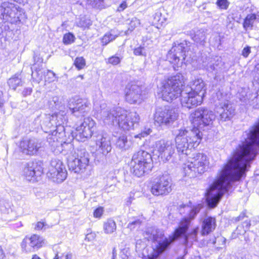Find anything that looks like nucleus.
Here are the masks:
<instances>
[{
    "label": "nucleus",
    "mask_w": 259,
    "mask_h": 259,
    "mask_svg": "<svg viewBox=\"0 0 259 259\" xmlns=\"http://www.w3.org/2000/svg\"><path fill=\"white\" fill-rule=\"evenodd\" d=\"M172 182L167 174L159 175L151 182V192L155 196H164L172 191Z\"/></svg>",
    "instance_id": "nucleus-12"
},
{
    "label": "nucleus",
    "mask_w": 259,
    "mask_h": 259,
    "mask_svg": "<svg viewBox=\"0 0 259 259\" xmlns=\"http://www.w3.org/2000/svg\"><path fill=\"white\" fill-rule=\"evenodd\" d=\"M222 65V62L220 58H218L217 60H213L209 62L206 66V69L210 72L213 71H218L221 69Z\"/></svg>",
    "instance_id": "nucleus-36"
},
{
    "label": "nucleus",
    "mask_w": 259,
    "mask_h": 259,
    "mask_svg": "<svg viewBox=\"0 0 259 259\" xmlns=\"http://www.w3.org/2000/svg\"><path fill=\"white\" fill-rule=\"evenodd\" d=\"M97 147L103 155H106L112 149L110 138L103 135H99L95 140Z\"/></svg>",
    "instance_id": "nucleus-22"
},
{
    "label": "nucleus",
    "mask_w": 259,
    "mask_h": 259,
    "mask_svg": "<svg viewBox=\"0 0 259 259\" xmlns=\"http://www.w3.org/2000/svg\"><path fill=\"white\" fill-rule=\"evenodd\" d=\"M130 250L128 248H125L121 250L120 252V256L122 259H128V255H130Z\"/></svg>",
    "instance_id": "nucleus-54"
},
{
    "label": "nucleus",
    "mask_w": 259,
    "mask_h": 259,
    "mask_svg": "<svg viewBox=\"0 0 259 259\" xmlns=\"http://www.w3.org/2000/svg\"><path fill=\"white\" fill-rule=\"evenodd\" d=\"M151 154L144 150H140L133 156L131 162V171L138 177L147 174L152 168Z\"/></svg>",
    "instance_id": "nucleus-7"
},
{
    "label": "nucleus",
    "mask_w": 259,
    "mask_h": 259,
    "mask_svg": "<svg viewBox=\"0 0 259 259\" xmlns=\"http://www.w3.org/2000/svg\"><path fill=\"white\" fill-rule=\"evenodd\" d=\"M32 241L30 236H26L21 243V246L23 252L25 253H31L35 252L32 246Z\"/></svg>",
    "instance_id": "nucleus-31"
},
{
    "label": "nucleus",
    "mask_w": 259,
    "mask_h": 259,
    "mask_svg": "<svg viewBox=\"0 0 259 259\" xmlns=\"http://www.w3.org/2000/svg\"><path fill=\"white\" fill-rule=\"evenodd\" d=\"M116 230L115 222L112 219H109L104 223L103 230L105 234H111Z\"/></svg>",
    "instance_id": "nucleus-32"
},
{
    "label": "nucleus",
    "mask_w": 259,
    "mask_h": 259,
    "mask_svg": "<svg viewBox=\"0 0 259 259\" xmlns=\"http://www.w3.org/2000/svg\"><path fill=\"white\" fill-rule=\"evenodd\" d=\"M239 97L240 101L246 104H251V102L254 99H256V103L253 105V107L255 109H259V99L257 98L256 93H251L249 91L247 92H242L240 93Z\"/></svg>",
    "instance_id": "nucleus-26"
},
{
    "label": "nucleus",
    "mask_w": 259,
    "mask_h": 259,
    "mask_svg": "<svg viewBox=\"0 0 259 259\" xmlns=\"http://www.w3.org/2000/svg\"><path fill=\"white\" fill-rule=\"evenodd\" d=\"M183 83L184 76L180 73H178L162 81L159 88L162 99L170 102L181 95V103L182 106L190 109L200 105L203 100L202 95L185 88L182 91Z\"/></svg>",
    "instance_id": "nucleus-2"
},
{
    "label": "nucleus",
    "mask_w": 259,
    "mask_h": 259,
    "mask_svg": "<svg viewBox=\"0 0 259 259\" xmlns=\"http://www.w3.org/2000/svg\"><path fill=\"white\" fill-rule=\"evenodd\" d=\"M198 231L199 228L197 227L183 236L182 238H184L185 244L188 245L189 243L192 244L193 242L197 241Z\"/></svg>",
    "instance_id": "nucleus-29"
},
{
    "label": "nucleus",
    "mask_w": 259,
    "mask_h": 259,
    "mask_svg": "<svg viewBox=\"0 0 259 259\" xmlns=\"http://www.w3.org/2000/svg\"><path fill=\"white\" fill-rule=\"evenodd\" d=\"M187 209H188V211H189V215L187 218H188L190 220V222L192 220H193L196 215L199 212L201 206L200 205H198L196 206L193 207L192 208L190 209V207L187 206H185Z\"/></svg>",
    "instance_id": "nucleus-40"
},
{
    "label": "nucleus",
    "mask_w": 259,
    "mask_h": 259,
    "mask_svg": "<svg viewBox=\"0 0 259 259\" xmlns=\"http://www.w3.org/2000/svg\"><path fill=\"white\" fill-rule=\"evenodd\" d=\"M67 117L60 112L55 113L52 115H45L41 123L42 130L49 133L47 141L51 147L52 151L56 154L63 152L66 149L70 151L73 149V144L70 142L63 141L62 138L65 136L64 124L66 123Z\"/></svg>",
    "instance_id": "nucleus-3"
},
{
    "label": "nucleus",
    "mask_w": 259,
    "mask_h": 259,
    "mask_svg": "<svg viewBox=\"0 0 259 259\" xmlns=\"http://www.w3.org/2000/svg\"><path fill=\"white\" fill-rule=\"evenodd\" d=\"M245 217V213L244 212H242L238 217L235 218V221L236 222L241 221L243 220Z\"/></svg>",
    "instance_id": "nucleus-63"
},
{
    "label": "nucleus",
    "mask_w": 259,
    "mask_h": 259,
    "mask_svg": "<svg viewBox=\"0 0 259 259\" xmlns=\"http://www.w3.org/2000/svg\"><path fill=\"white\" fill-rule=\"evenodd\" d=\"M5 257V253L1 246H0V259H4Z\"/></svg>",
    "instance_id": "nucleus-64"
},
{
    "label": "nucleus",
    "mask_w": 259,
    "mask_h": 259,
    "mask_svg": "<svg viewBox=\"0 0 259 259\" xmlns=\"http://www.w3.org/2000/svg\"><path fill=\"white\" fill-rule=\"evenodd\" d=\"M175 147L180 160L186 158L192 149L197 147L200 144L202 134L197 128L191 130L180 129L176 133Z\"/></svg>",
    "instance_id": "nucleus-5"
},
{
    "label": "nucleus",
    "mask_w": 259,
    "mask_h": 259,
    "mask_svg": "<svg viewBox=\"0 0 259 259\" xmlns=\"http://www.w3.org/2000/svg\"><path fill=\"white\" fill-rule=\"evenodd\" d=\"M256 15L255 14H248L244 19L243 23V27L244 30H247L248 29H251L253 24L256 19Z\"/></svg>",
    "instance_id": "nucleus-34"
},
{
    "label": "nucleus",
    "mask_w": 259,
    "mask_h": 259,
    "mask_svg": "<svg viewBox=\"0 0 259 259\" xmlns=\"http://www.w3.org/2000/svg\"><path fill=\"white\" fill-rule=\"evenodd\" d=\"M185 89L202 95V98L204 97L206 91L205 83L201 78H195L189 82Z\"/></svg>",
    "instance_id": "nucleus-23"
},
{
    "label": "nucleus",
    "mask_w": 259,
    "mask_h": 259,
    "mask_svg": "<svg viewBox=\"0 0 259 259\" xmlns=\"http://www.w3.org/2000/svg\"><path fill=\"white\" fill-rule=\"evenodd\" d=\"M32 91V89L31 88H26L24 89L22 92V94L23 97H26L30 95Z\"/></svg>",
    "instance_id": "nucleus-57"
},
{
    "label": "nucleus",
    "mask_w": 259,
    "mask_h": 259,
    "mask_svg": "<svg viewBox=\"0 0 259 259\" xmlns=\"http://www.w3.org/2000/svg\"><path fill=\"white\" fill-rule=\"evenodd\" d=\"M151 132L152 130L150 128H148L147 130L142 132L139 134L135 135L134 137L135 138L141 139L142 138H144L145 136H147L148 135H150Z\"/></svg>",
    "instance_id": "nucleus-53"
},
{
    "label": "nucleus",
    "mask_w": 259,
    "mask_h": 259,
    "mask_svg": "<svg viewBox=\"0 0 259 259\" xmlns=\"http://www.w3.org/2000/svg\"><path fill=\"white\" fill-rule=\"evenodd\" d=\"M95 125V122L93 119L90 117L84 118L83 122L76 128L75 139L83 142L90 138L94 131Z\"/></svg>",
    "instance_id": "nucleus-17"
},
{
    "label": "nucleus",
    "mask_w": 259,
    "mask_h": 259,
    "mask_svg": "<svg viewBox=\"0 0 259 259\" xmlns=\"http://www.w3.org/2000/svg\"><path fill=\"white\" fill-rule=\"evenodd\" d=\"M190 220L187 218H183L179 223V226L173 234L168 238L164 237V231L156 227L146 228L143 232V236L148 241H152L155 245L150 249L148 248L143 252L145 259H156L164 251L168 249L172 243L183 236L187 234L190 226Z\"/></svg>",
    "instance_id": "nucleus-1"
},
{
    "label": "nucleus",
    "mask_w": 259,
    "mask_h": 259,
    "mask_svg": "<svg viewBox=\"0 0 259 259\" xmlns=\"http://www.w3.org/2000/svg\"><path fill=\"white\" fill-rule=\"evenodd\" d=\"M103 209L101 207L96 208L94 212V216L95 218H99L103 214Z\"/></svg>",
    "instance_id": "nucleus-55"
},
{
    "label": "nucleus",
    "mask_w": 259,
    "mask_h": 259,
    "mask_svg": "<svg viewBox=\"0 0 259 259\" xmlns=\"http://www.w3.org/2000/svg\"><path fill=\"white\" fill-rule=\"evenodd\" d=\"M217 6L221 10H227L230 3L228 0H217L216 2Z\"/></svg>",
    "instance_id": "nucleus-50"
},
{
    "label": "nucleus",
    "mask_w": 259,
    "mask_h": 259,
    "mask_svg": "<svg viewBox=\"0 0 259 259\" xmlns=\"http://www.w3.org/2000/svg\"><path fill=\"white\" fill-rule=\"evenodd\" d=\"M42 168L36 161H29L26 164L23 169V174L29 181H36L37 177L42 174Z\"/></svg>",
    "instance_id": "nucleus-20"
},
{
    "label": "nucleus",
    "mask_w": 259,
    "mask_h": 259,
    "mask_svg": "<svg viewBox=\"0 0 259 259\" xmlns=\"http://www.w3.org/2000/svg\"><path fill=\"white\" fill-rule=\"evenodd\" d=\"M256 74L254 77V80L259 84V64H257L255 67Z\"/></svg>",
    "instance_id": "nucleus-59"
},
{
    "label": "nucleus",
    "mask_w": 259,
    "mask_h": 259,
    "mask_svg": "<svg viewBox=\"0 0 259 259\" xmlns=\"http://www.w3.org/2000/svg\"><path fill=\"white\" fill-rule=\"evenodd\" d=\"M90 103L85 99L74 98L68 102V108L71 114L77 118H82L90 110Z\"/></svg>",
    "instance_id": "nucleus-15"
},
{
    "label": "nucleus",
    "mask_w": 259,
    "mask_h": 259,
    "mask_svg": "<svg viewBox=\"0 0 259 259\" xmlns=\"http://www.w3.org/2000/svg\"><path fill=\"white\" fill-rule=\"evenodd\" d=\"M250 52V47L247 46L243 49L241 54L244 57L246 58L248 56Z\"/></svg>",
    "instance_id": "nucleus-56"
},
{
    "label": "nucleus",
    "mask_w": 259,
    "mask_h": 259,
    "mask_svg": "<svg viewBox=\"0 0 259 259\" xmlns=\"http://www.w3.org/2000/svg\"><path fill=\"white\" fill-rule=\"evenodd\" d=\"M86 2L92 8L102 9L103 6V0H86Z\"/></svg>",
    "instance_id": "nucleus-42"
},
{
    "label": "nucleus",
    "mask_w": 259,
    "mask_h": 259,
    "mask_svg": "<svg viewBox=\"0 0 259 259\" xmlns=\"http://www.w3.org/2000/svg\"><path fill=\"white\" fill-rule=\"evenodd\" d=\"M246 232V229L244 228V226L239 225L233 233L232 236L235 238L238 237L239 235H244Z\"/></svg>",
    "instance_id": "nucleus-49"
},
{
    "label": "nucleus",
    "mask_w": 259,
    "mask_h": 259,
    "mask_svg": "<svg viewBox=\"0 0 259 259\" xmlns=\"http://www.w3.org/2000/svg\"><path fill=\"white\" fill-rule=\"evenodd\" d=\"M0 212L4 215V219L5 221H9L10 220L6 217L5 215L9 214L10 212H12V210L10 207L9 204L4 199L0 200Z\"/></svg>",
    "instance_id": "nucleus-35"
},
{
    "label": "nucleus",
    "mask_w": 259,
    "mask_h": 259,
    "mask_svg": "<svg viewBox=\"0 0 259 259\" xmlns=\"http://www.w3.org/2000/svg\"><path fill=\"white\" fill-rule=\"evenodd\" d=\"M117 37V35L113 34L111 32L106 33L102 38V44L103 46H106L110 42L114 40Z\"/></svg>",
    "instance_id": "nucleus-41"
},
{
    "label": "nucleus",
    "mask_w": 259,
    "mask_h": 259,
    "mask_svg": "<svg viewBox=\"0 0 259 259\" xmlns=\"http://www.w3.org/2000/svg\"><path fill=\"white\" fill-rule=\"evenodd\" d=\"M132 141L127 139L125 134L120 135L115 141L116 147L122 151L129 149L132 146Z\"/></svg>",
    "instance_id": "nucleus-27"
},
{
    "label": "nucleus",
    "mask_w": 259,
    "mask_h": 259,
    "mask_svg": "<svg viewBox=\"0 0 259 259\" xmlns=\"http://www.w3.org/2000/svg\"><path fill=\"white\" fill-rule=\"evenodd\" d=\"M175 148V145L171 141L160 140L154 145V151L158 153L159 157L166 161L177 155Z\"/></svg>",
    "instance_id": "nucleus-14"
},
{
    "label": "nucleus",
    "mask_w": 259,
    "mask_h": 259,
    "mask_svg": "<svg viewBox=\"0 0 259 259\" xmlns=\"http://www.w3.org/2000/svg\"><path fill=\"white\" fill-rule=\"evenodd\" d=\"M30 237L35 251L42 247L45 243V239L39 235L33 234Z\"/></svg>",
    "instance_id": "nucleus-33"
},
{
    "label": "nucleus",
    "mask_w": 259,
    "mask_h": 259,
    "mask_svg": "<svg viewBox=\"0 0 259 259\" xmlns=\"http://www.w3.org/2000/svg\"><path fill=\"white\" fill-rule=\"evenodd\" d=\"M24 10L18 6L8 2L0 6V18L5 22L16 24L24 18Z\"/></svg>",
    "instance_id": "nucleus-9"
},
{
    "label": "nucleus",
    "mask_w": 259,
    "mask_h": 259,
    "mask_svg": "<svg viewBox=\"0 0 259 259\" xmlns=\"http://www.w3.org/2000/svg\"><path fill=\"white\" fill-rule=\"evenodd\" d=\"M56 74L52 71L48 70L47 73L45 74V79L46 81L51 82L56 79Z\"/></svg>",
    "instance_id": "nucleus-46"
},
{
    "label": "nucleus",
    "mask_w": 259,
    "mask_h": 259,
    "mask_svg": "<svg viewBox=\"0 0 259 259\" xmlns=\"http://www.w3.org/2000/svg\"><path fill=\"white\" fill-rule=\"evenodd\" d=\"M147 54V50L144 47L139 46L134 50V54L136 56L146 57Z\"/></svg>",
    "instance_id": "nucleus-44"
},
{
    "label": "nucleus",
    "mask_w": 259,
    "mask_h": 259,
    "mask_svg": "<svg viewBox=\"0 0 259 259\" xmlns=\"http://www.w3.org/2000/svg\"><path fill=\"white\" fill-rule=\"evenodd\" d=\"M45 226H46V224L44 222H38L35 225L34 229L36 230H41L44 227H45Z\"/></svg>",
    "instance_id": "nucleus-58"
},
{
    "label": "nucleus",
    "mask_w": 259,
    "mask_h": 259,
    "mask_svg": "<svg viewBox=\"0 0 259 259\" xmlns=\"http://www.w3.org/2000/svg\"><path fill=\"white\" fill-rule=\"evenodd\" d=\"M106 106L105 104L101 105L100 112L101 118L105 124L117 125L125 131L133 130L138 124L140 116L137 112L127 113L119 107L109 109L105 108Z\"/></svg>",
    "instance_id": "nucleus-4"
},
{
    "label": "nucleus",
    "mask_w": 259,
    "mask_h": 259,
    "mask_svg": "<svg viewBox=\"0 0 259 259\" xmlns=\"http://www.w3.org/2000/svg\"><path fill=\"white\" fill-rule=\"evenodd\" d=\"M194 41L200 45H204L206 42L205 33L203 30H198L193 36Z\"/></svg>",
    "instance_id": "nucleus-37"
},
{
    "label": "nucleus",
    "mask_w": 259,
    "mask_h": 259,
    "mask_svg": "<svg viewBox=\"0 0 259 259\" xmlns=\"http://www.w3.org/2000/svg\"><path fill=\"white\" fill-rule=\"evenodd\" d=\"M49 107L52 109L59 110L61 113L65 115L64 112L62 111L64 108V103L62 102V99L59 97L54 96L52 100L49 101Z\"/></svg>",
    "instance_id": "nucleus-30"
},
{
    "label": "nucleus",
    "mask_w": 259,
    "mask_h": 259,
    "mask_svg": "<svg viewBox=\"0 0 259 259\" xmlns=\"http://www.w3.org/2000/svg\"><path fill=\"white\" fill-rule=\"evenodd\" d=\"M164 18L162 17V14L159 11L155 12L153 15V23L162 24L163 23Z\"/></svg>",
    "instance_id": "nucleus-52"
},
{
    "label": "nucleus",
    "mask_w": 259,
    "mask_h": 259,
    "mask_svg": "<svg viewBox=\"0 0 259 259\" xmlns=\"http://www.w3.org/2000/svg\"><path fill=\"white\" fill-rule=\"evenodd\" d=\"M116 179L113 177H108V184L106 186L105 190L108 192L117 191L115 183Z\"/></svg>",
    "instance_id": "nucleus-39"
},
{
    "label": "nucleus",
    "mask_w": 259,
    "mask_h": 259,
    "mask_svg": "<svg viewBox=\"0 0 259 259\" xmlns=\"http://www.w3.org/2000/svg\"><path fill=\"white\" fill-rule=\"evenodd\" d=\"M125 100L130 104H140L142 101V90L137 84H128L125 89Z\"/></svg>",
    "instance_id": "nucleus-21"
},
{
    "label": "nucleus",
    "mask_w": 259,
    "mask_h": 259,
    "mask_svg": "<svg viewBox=\"0 0 259 259\" xmlns=\"http://www.w3.org/2000/svg\"><path fill=\"white\" fill-rule=\"evenodd\" d=\"M179 114L175 108L165 106L157 107L154 113L155 122L161 127H169L177 119Z\"/></svg>",
    "instance_id": "nucleus-11"
},
{
    "label": "nucleus",
    "mask_w": 259,
    "mask_h": 259,
    "mask_svg": "<svg viewBox=\"0 0 259 259\" xmlns=\"http://www.w3.org/2000/svg\"><path fill=\"white\" fill-rule=\"evenodd\" d=\"M215 111L219 117L217 119L219 121H226L230 120L235 114V109L229 101L225 100H219L215 104Z\"/></svg>",
    "instance_id": "nucleus-18"
},
{
    "label": "nucleus",
    "mask_w": 259,
    "mask_h": 259,
    "mask_svg": "<svg viewBox=\"0 0 259 259\" xmlns=\"http://www.w3.org/2000/svg\"><path fill=\"white\" fill-rule=\"evenodd\" d=\"M191 116L194 126L193 128H197L200 132V130H204L205 127L211 125L217 115L206 108L200 107L191 113Z\"/></svg>",
    "instance_id": "nucleus-10"
},
{
    "label": "nucleus",
    "mask_w": 259,
    "mask_h": 259,
    "mask_svg": "<svg viewBox=\"0 0 259 259\" xmlns=\"http://www.w3.org/2000/svg\"><path fill=\"white\" fill-rule=\"evenodd\" d=\"M217 226L216 220L212 217H207L203 220L201 225V234L207 235L212 232Z\"/></svg>",
    "instance_id": "nucleus-24"
},
{
    "label": "nucleus",
    "mask_w": 259,
    "mask_h": 259,
    "mask_svg": "<svg viewBox=\"0 0 259 259\" xmlns=\"http://www.w3.org/2000/svg\"><path fill=\"white\" fill-rule=\"evenodd\" d=\"M74 64L78 70H80L85 65V61L82 57H77L74 61Z\"/></svg>",
    "instance_id": "nucleus-45"
},
{
    "label": "nucleus",
    "mask_w": 259,
    "mask_h": 259,
    "mask_svg": "<svg viewBox=\"0 0 259 259\" xmlns=\"http://www.w3.org/2000/svg\"><path fill=\"white\" fill-rule=\"evenodd\" d=\"M8 84L11 89L16 90L18 87L23 85L24 81L22 80L21 74L17 73L9 79Z\"/></svg>",
    "instance_id": "nucleus-28"
},
{
    "label": "nucleus",
    "mask_w": 259,
    "mask_h": 259,
    "mask_svg": "<svg viewBox=\"0 0 259 259\" xmlns=\"http://www.w3.org/2000/svg\"><path fill=\"white\" fill-rule=\"evenodd\" d=\"M122 59V57H118L116 56H112L108 58L107 63L113 65H116L120 63Z\"/></svg>",
    "instance_id": "nucleus-51"
},
{
    "label": "nucleus",
    "mask_w": 259,
    "mask_h": 259,
    "mask_svg": "<svg viewBox=\"0 0 259 259\" xmlns=\"http://www.w3.org/2000/svg\"><path fill=\"white\" fill-rule=\"evenodd\" d=\"M142 221L140 219H136L134 221L130 222L128 225L127 228L130 229L131 231L134 230L136 228H138L140 226Z\"/></svg>",
    "instance_id": "nucleus-47"
},
{
    "label": "nucleus",
    "mask_w": 259,
    "mask_h": 259,
    "mask_svg": "<svg viewBox=\"0 0 259 259\" xmlns=\"http://www.w3.org/2000/svg\"><path fill=\"white\" fill-rule=\"evenodd\" d=\"M41 147V143L34 138L23 139L20 143L21 151L23 154L28 155L36 154Z\"/></svg>",
    "instance_id": "nucleus-19"
},
{
    "label": "nucleus",
    "mask_w": 259,
    "mask_h": 259,
    "mask_svg": "<svg viewBox=\"0 0 259 259\" xmlns=\"http://www.w3.org/2000/svg\"><path fill=\"white\" fill-rule=\"evenodd\" d=\"M140 20L136 17L132 18L129 25L130 27L128 30L125 32V34H128L130 32H131L136 27L140 25Z\"/></svg>",
    "instance_id": "nucleus-43"
},
{
    "label": "nucleus",
    "mask_w": 259,
    "mask_h": 259,
    "mask_svg": "<svg viewBox=\"0 0 259 259\" xmlns=\"http://www.w3.org/2000/svg\"><path fill=\"white\" fill-rule=\"evenodd\" d=\"M39 60V59L38 58L37 62H35L31 68L32 71V77L33 80L37 83H39L42 80L44 76H45V73L42 71V60L38 63Z\"/></svg>",
    "instance_id": "nucleus-25"
},
{
    "label": "nucleus",
    "mask_w": 259,
    "mask_h": 259,
    "mask_svg": "<svg viewBox=\"0 0 259 259\" xmlns=\"http://www.w3.org/2000/svg\"><path fill=\"white\" fill-rule=\"evenodd\" d=\"M209 159L207 156L203 154L198 153L193 154L187 163L185 164L184 171L189 176H196V174H201L206 171L209 168Z\"/></svg>",
    "instance_id": "nucleus-8"
},
{
    "label": "nucleus",
    "mask_w": 259,
    "mask_h": 259,
    "mask_svg": "<svg viewBox=\"0 0 259 259\" xmlns=\"http://www.w3.org/2000/svg\"><path fill=\"white\" fill-rule=\"evenodd\" d=\"M84 21L81 20L80 22V25L82 27H89L90 25H92V23L90 20H86L85 22H84Z\"/></svg>",
    "instance_id": "nucleus-60"
},
{
    "label": "nucleus",
    "mask_w": 259,
    "mask_h": 259,
    "mask_svg": "<svg viewBox=\"0 0 259 259\" xmlns=\"http://www.w3.org/2000/svg\"><path fill=\"white\" fill-rule=\"evenodd\" d=\"M226 241V238L222 236L218 237L217 238L214 237L212 239H209L207 242V244H212L214 245L218 242V244L215 246V247L219 250L223 248L222 246L225 245Z\"/></svg>",
    "instance_id": "nucleus-38"
},
{
    "label": "nucleus",
    "mask_w": 259,
    "mask_h": 259,
    "mask_svg": "<svg viewBox=\"0 0 259 259\" xmlns=\"http://www.w3.org/2000/svg\"><path fill=\"white\" fill-rule=\"evenodd\" d=\"M250 225V222L248 220H246L241 226H243L244 228L246 229V231H247L249 229Z\"/></svg>",
    "instance_id": "nucleus-62"
},
{
    "label": "nucleus",
    "mask_w": 259,
    "mask_h": 259,
    "mask_svg": "<svg viewBox=\"0 0 259 259\" xmlns=\"http://www.w3.org/2000/svg\"><path fill=\"white\" fill-rule=\"evenodd\" d=\"M66 149L65 152L68 153L64 154L67 155L68 166L69 169L76 174H82L90 166L89 165V154L84 148H80L70 151L69 149ZM61 153V152L60 153Z\"/></svg>",
    "instance_id": "nucleus-6"
},
{
    "label": "nucleus",
    "mask_w": 259,
    "mask_h": 259,
    "mask_svg": "<svg viewBox=\"0 0 259 259\" xmlns=\"http://www.w3.org/2000/svg\"><path fill=\"white\" fill-rule=\"evenodd\" d=\"M75 37L74 35L69 32L64 34L63 38V43L65 45H69L74 42Z\"/></svg>",
    "instance_id": "nucleus-48"
},
{
    "label": "nucleus",
    "mask_w": 259,
    "mask_h": 259,
    "mask_svg": "<svg viewBox=\"0 0 259 259\" xmlns=\"http://www.w3.org/2000/svg\"><path fill=\"white\" fill-rule=\"evenodd\" d=\"M67 175L64 165L60 160H53L48 173V177L53 182L58 183L64 181Z\"/></svg>",
    "instance_id": "nucleus-16"
},
{
    "label": "nucleus",
    "mask_w": 259,
    "mask_h": 259,
    "mask_svg": "<svg viewBox=\"0 0 259 259\" xmlns=\"http://www.w3.org/2000/svg\"><path fill=\"white\" fill-rule=\"evenodd\" d=\"M126 7H127L126 3L124 1H123L118 7L117 10L119 12H121V11H123Z\"/></svg>",
    "instance_id": "nucleus-61"
},
{
    "label": "nucleus",
    "mask_w": 259,
    "mask_h": 259,
    "mask_svg": "<svg viewBox=\"0 0 259 259\" xmlns=\"http://www.w3.org/2000/svg\"><path fill=\"white\" fill-rule=\"evenodd\" d=\"M174 44L167 55V59L174 70H178L182 66L185 59L187 43L183 41Z\"/></svg>",
    "instance_id": "nucleus-13"
}]
</instances>
